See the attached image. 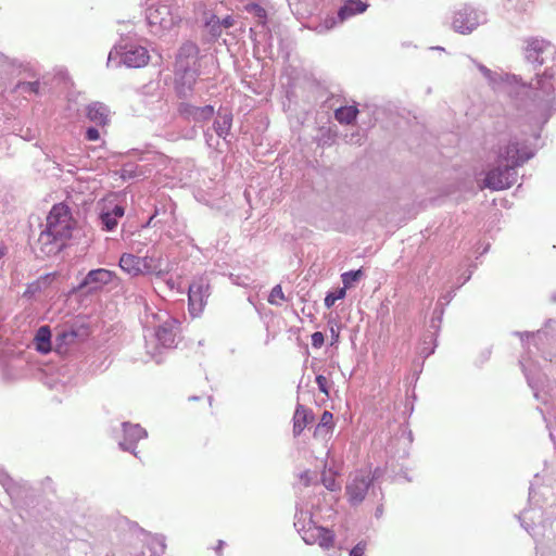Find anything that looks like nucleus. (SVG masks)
Segmentation results:
<instances>
[{
  "instance_id": "f257e3e1",
  "label": "nucleus",
  "mask_w": 556,
  "mask_h": 556,
  "mask_svg": "<svg viewBox=\"0 0 556 556\" xmlns=\"http://www.w3.org/2000/svg\"><path fill=\"white\" fill-rule=\"evenodd\" d=\"M484 76V78L493 86H496L501 81L520 85L522 93L530 98L533 105V113L538 115V122L540 128L545 125L555 108V85L552 81L556 75L554 67H547L542 75H536L534 83L531 81L526 84L522 78L517 75H502L501 73L493 72L485 65L478 63L476 60H471Z\"/></svg>"
},
{
  "instance_id": "f03ea898",
  "label": "nucleus",
  "mask_w": 556,
  "mask_h": 556,
  "mask_svg": "<svg viewBox=\"0 0 556 556\" xmlns=\"http://www.w3.org/2000/svg\"><path fill=\"white\" fill-rule=\"evenodd\" d=\"M76 222L71 208L65 203L54 204L47 218L46 226L38 239L31 244L37 258L58 255L72 238Z\"/></svg>"
},
{
  "instance_id": "7ed1b4c3",
  "label": "nucleus",
  "mask_w": 556,
  "mask_h": 556,
  "mask_svg": "<svg viewBox=\"0 0 556 556\" xmlns=\"http://www.w3.org/2000/svg\"><path fill=\"white\" fill-rule=\"evenodd\" d=\"M534 156L533 149L527 140L509 138L505 146L497 150V166L490 169L483 180L484 187L491 190H504L517 180V167Z\"/></svg>"
},
{
  "instance_id": "20e7f679",
  "label": "nucleus",
  "mask_w": 556,
  "mask_h": 556,
  "mask_svg": "<svg viewBox=\"0 0 556 556\" xmlns=\"http://www.w3.org/2000/svg\"><path fill=\"white\" fill-rule=\"evenodd\" d=\"M200 49L197 43L186 41L181 45L176 56V70L181 74L184 85L191 90L200 76Z\"/></svg>"
},
{
  "instance_id": "39448f33",
  "label": "nucleus",
  "mask_w": 556,
  "mask_h": 556,
  "mask_svg": "<svg viewBox=\"0 0 556 556\" xmlns=\"http://www.w3.org/2000/svg\"><path fill=\"white\" fill-rule=\"evenodd\" d=\"M522 53L528 63L540 67L554 60L556 47L544 38L528 37L523 40Z\"/></svg>"
},
{
  "instance_id": "423d86ee",
  "label": "nucleus",
  "mask_w": 556,
  "mask_h": 556,
  "mask_svg": "<svg viewBox=\"0 0 556 556\" xmlns=\"http://www.w3.org/2000/svg\"><path fill=\"white\" fill-rule=\"evenodd\" d=\"M117 56L121 58L119 63L134 68L146 66L150 60L148 50L136 45L115 46L109 53L108 65Z\"/></svg>"
},
{
  "instance_id": "0eeeda50",
  "label": "nucleus",
  "mask_w": 556,
  "mask_h": 556,
  "mask_svg": "<svg viewBox=\"0 0 556 556\" xmlns=\"http://www.w3.org/2000/svg\"><path fill=\"white\" fill-rule=\"evenodd\" d=\"M176 111L184 122L193 123L198 126H203L210 122L216 113L215 108L211 104L199 106L185 100L177 103Z\"/></svg>"
},
{
  "instance_id": "6e6552de",
  "label": "nucleus",
  "mask_w": 556,
  "mask_h": 556,
  "mask_svg": "<svg viewBox=\"0 0 556 556\" xmlns=\"http://www.w3.org/2000/svg\"><path fill=\"white\" fill-rule=\"evenodd\" d=\"M370 473L366 470H356L350 476V480L345 486V493L352 505H358L364 500L370 488Z\"/></svg>"
},
{
  "instance_id": "1a4fd4ad",
  "label": "nucleus",
  "mask_w": 556,
  "mask_h": 556,
  "mask_svg": "<svg viewBox=\"0 0 556 556\" xmlns=\"http://www.w3.org/2000/svg\"><path fill=\"white\" fill-rule=\"evenodd\" d=\"M483 17V13H479L470 5H464L454 13L452 26L459 34H470L482 23Z\"/></svg>"
},
{
  "instance_id": "9d476101",
  "label": "nucleus",
  "mask_w": 556,
  "mask_h": 556,
  "mask_svg": "<svg viewBox=\"0 0 556 556\" xmlns=\"http://www.w3.org/2000/svg\"><path fill=\"white\" fill-rule=\"evenodd\" d=\"M210 296V283L207 279L199 277L194 279L188 289L189 312L198 316L206 304Z\"/></svg>"
},
{
  "instance_id": "9b49d317",
  "label": "nucleus",
  "mask_w": 556,
  "mask_h": 556,
  "mask_svg": "<svg viewBox=\"0 0 556 556\" xmlns=\"http://www.w3.org/2000/svg\"><path fill=\"white\" fill-rule=\"evenodd\" d=\"M161 323L155 330L157 342L165 349H173L176 346V339L180 332V323L178 319L166 315L163 320L161 316H156Z\"/></svg>"
},
{
  "instance_id": "f8f14e48",
  "label": "nucleus",
  "mask_w": 556,
  "mask_h": 556,
  "mask_svg": "<svg viewBox=\"0 0 556 556\" xmlns=\"http://www.w3.org/2000/svg\"><path fill=\"white\" fill-rule=\"evenodd\" d=\"M147 23L152 28L170 29L178 23V16L172 13L168 5L159 4L147 10Z\"/></svg>"
},
{
  "instance_id": "ddd939ff",
  "label": "nucleus",
  "mask_w": 556,
  "mask_h": 556,
  "mask_svg": "<svg viewBox=\"0 0 556 556\" xmlns=\"http://www.w3.org/2000/svg\"><path fill=\"white\" fill-rule=\"evenodd\" d=\"M89 337V328L84 325L73 324L71 326L64 327L60 330L55 337V345L59 352H62V349L68 344H72L76 341H84Z\"/></svg>"
},
{
  "instance_id": "4468645a",
  "label": "nucleus",
  "mask_w": 556,
  "mask_h": 556,
  "mask_svg": "<svg viewBox=\"0 0 556 556\" xmlns=\"http://www.w3.org/2000/svg\"><path fill=\"white\" fill-rule=\"evenodd\" d=\"M368 3L362 0H348L338 11L337 16L327 17L325 20L326 29L333 28L338 23H343L345 20L363 13L367 10Z\"/></svg>"
},
{
  "instance_id": "2eb2a0df",
  "label": "nucleus",
  "mask_w": 556,
  "mask_h": 556,
  "mask_svg": "<svg viewBox=\"0 0 556 556\" xmlns=\"http://www.w3.org/2000/svg\"><path fill=\"white\" fill-rule=\"evenodd\" d=\"M113 279V273L105 268H97L90 270L80 283L77 286V290L87 289L88 293L94 292L101 289L103 286L110 283Z\"/></svg>"
},
{
  "instance_id": "dca6fc26",
  "label": "nucleus",
  "mask_w": 556,
  "mask_h": 556,
  "mask_svg": "<svg viewBox=\"0 0 556 556\" xmlns=\"http://www.w3.org/2000/svg\"><path fill=\"white\" fill-rule=\"evenodd\" d=\"M124 438L119 441V447L123 451L130 452L134 455L137 442L148 435L147 431L138 424L125 421L122 424Z\"/></svg>"
},
{
  "instance_id": "f3484780",
  "label": "nucleus",
  "mask_w": 556,
  "mask_h": 556,
  "mask_svg": "<svg viewBox=\"0 0 556 556\" xmlns=\"http://www.w3.org/2000/svg\"><path fill=\"white\" fill-rule=\"evenodd\" d=\"M313 412L302 404H298L293 415V435L299 437L303 430L314 421Z\"/></svg>"
},
{
  "instance_id": "a211bd4d",
  "label": "nucleus",
  "mask_w": 556,
  "mask_h": 556,
  "mask_svg": "<svg viewBox=\"0 0 556 556\" xmlns=\"http://www.w3.org/2000/svg\"><path fill=\"white\" fill-rule=\"evenodd\" d=\"M215 115L213 130L219 138L226 140L232 127L233 115L230 111H223L222 109H219Z\"/></svg>"
},
{
  "instance_id": "6ab92c4d",
  "label": "nucleus",
  "mask_w": 556,
  "mask_h": 556,
  "mask_svg": "<svg viewBox=\"0 0 556 556\" xmlns=\"http://www.w3.org/2000/svg\"><path fill=\"white\" fill-rule=\"evenodd\" d=\"M142 275H155L159 278H164L168 274V269L163 267V261L159 256L146 255L140 257Z\"/></svg>"
},
{
  "instance_id": "aec40b11",
  "label": "nucleus",
  "mask_w": 556,
  "mask_h": 556,
  "mask_svg": "<svg viewBox=\"0 0 556 556\" xmlns=\"http://www.w3.org/2000/svg\"><path fill=\"white\" fill-rule=\"evenodd\" d=\"M125 214L122 205L116 204L112 210L102 211L99 215V220L102 230L112 231L117 227L118 219Z\"/></svg>"
},
{
  "instance_id": "412c9836",
  "label": "nucleus",
  "mask_w": 556,
  "mask_h": 556,
  "mask_svg": "<svg viewBox=\"0 0 556 556\" xmlns=\"http://www.w3.org/2000/svg\"><path fill=\"white\" fill-rule=\"evenodd\" d=\"M522 371L526 376L527 382L529 387L533 390L534 396L539 399V390L543 386L544 381L546 380V377L544 374L539 371L535 367L530 368L525 364V361H519Z\"/></svg>"
},
{
  "instance_id": "4be33fe9",
  "label": "nucleus",
  "mask_w": 556,
  "mask_h": 556,
  "mask_svg": "<svg viewBox=\"0 0 556 556\" xmlns=\"http://www.w3.org/2000/svg\"><path fill=\"white\" fill-rule=\"evenodd\" d=\"M118 265L125 273H127L131 277L142 275L141 261L140 256L138 255L131 253H123L119 257Z\"/></svg>"
},
{
  "instance_id": "5701e85b",
  "label": "nucleus",
  "mask_w": 556,
  "mask_h": 556,
  "mask_svg": "<svg viewBox=\"0 0 556 556\" xmlns=\"http://www.w3.org/2000/svg\"><path fill=\"white\" fill-rule=\"evenodd\" d=\"M108 108L100 102H93L87 106V117L97 126H104L109 121Z\"/></svg>"
},
{
  "instance_id": "b1692460",
  "label": "nucleus",
  "mask_w": 556,
  "mask_h": 556,
  "mask_svg": "<svg viewBox=\"0 0 556 556\" xmlns=\"http://www.w3.org/2000/svg\"><path fill=\"white\" fill-rule=\"evenodd\" d=\"M51 330L49 326H41L35 334L36 350L41 354H47L52 350Z\"/></svg>"
},
{
  "instance_id": "393cba45",
  "label": "nucleus",
  "mask_w": 556,
  "mask_h": 556,
  "mask_svg": "<svg viewBox=\"0 0 556 556\" xmlns=\"http://www.w3.org/2000/svg\"><path fill=\"white\" fill-rule=\"evenodd\" d=\"M324 531V527L316 526L315 522L309 518L307 525H303L299 528V533L306 544H315L318 541V535Z\"/></svg>"
},
{
  "instance_id": "a878e982",
  "label": "nucleus",
  "mask_w": 556,
  "mask_h": 556,
  "mask_svg": "<svg viewBox=\"0 0 556 556\" xmlns=\"http://www.w3.org/2000/svg\"><path fill=\"white\" fill-rule=\"evenodd\" d=\"M358 109L356 106H340L334 111V117L340 124L350 125L356 121Z\"/></svg>"
},
{
  "instance_id": "bb28decb",
  "label": "nucleus",
  "mask_w": 556,
  "mask_h": 556,
  "mask_svg": "<svg viewBox=\"0 0 556 556\" xmlns=\"http://www.w3.org/2000/svg\"><path fill=\"white\" fill-rule=\"evenodd\" d=\"M244 11L249 14L253 15L256 18V22L261 26H266L267 24V12L266 10L256 2H249L243 7Z\"/></svg>"
},
{
  "instance_id": "cd10ccee",
  "label": "nucleus",
  "mask_w": 556,
  "mask_h": 556,
  "mask_svg": "<svg viewBox=\"0 0 556 556\" xmlns=\"http://www.w3.org/2000/svg\"><path fill=\"white\" fill-rule=\"evenodd\" d=\"M119 177L126 181L129 179L138 178L143 173L139 170V167L134 163H126L123 165V167L117 172Z\"/></svg>"
},
{
  "instance_id": "c85d7f7f",
  "label": "nucleus",
  "mask_w": 556,
  "mask_h": 556,
  "mask_svg": "<svg viewBox=\"0 0 556 556\" xmlns=\"http://www.w3.org/2000/svg\"><path fill=\"white\" fill-rule=\"evenodd\" d=\"M204 26L213 38H218L222 35L219 18L215 14L205 18Z\"/></svg>"
},
{
  "instance_id": "c756f323",
  "label": "nucleus",
  "mask_w": 556,
  "mask_h": 556,
  "mask_svg": "<svg viewBox=\"0 0 556 556\" xmlns=\"http://www.w3.org/2000/svg\"><path fill=\"white\" fill-rule=\"evenodd\" d=\"M364 276L363 269L345 271L341 275L343 288L349 289Z\"/></svg>"
},
{
  "instance_id": "7c9ffc66",
  "label": "nucleus",
  "mask_w": 556,
  "mask_h": 556,
  "mask_svg": "<svg viewBox=\"0 0 556 556\" xmlns=\"http://www.w3.org/2000/svg\"><path fill=\"white\" fill-rule=\"evenodd\" d=\"M323 533L318 535V541L316 543L319 544L320 547L325 549H329L334 544V533L328 528L324 527Z\"/></svg>"
},
{
  "instance_id": "2f4dec72",
  "label": "nucleus",
  "mask_w": 556,
  "mask_h": 556,
  "mask_svg": "<svg viewBox=\"0 0 556 556\" xmlns=\"http://www.w3.org/2000/svg\"><path fill=\"white\" fill-rule=\"evenodd\" d=\"M2 486L11 500L16 501L21 494L22 485L10 477Z\"/></svg>"
},
{
  "instance_id": "473e14b6",
  "label": "nucleus",
  "mask_w": 556,
  "mask_h": 556,
  "mask_svg": "<svg viewBox=\"0 0 556 556\" xmlns=\"http://www.w3.org/2000/svg\"><path fill=\"white\" fill-rule=\"evenodd\" d=\"M346 290L345 288H339L333 292H328L325 298V306L330 308L334 305L336 301L341 300L345 296Z\"/></svg>"
},
{
  "instance_id": "72a5a7b5",
  "label": "nucleus",
  "mask_w": 556,
  "mask_h": 556,
  "mask_svg": "<svg viewBox=\"0 0 556 556\" xmlns=\"http://www.w3.org/2000/svg\"><path fill=\"white\" fill-rule=\"evenodd\" d=\"M39 87H40V84H39L38 80H36V81H20L15 86V90H18L21 92H28V93L38 94L39 93Z\"/></svg>"
},
{
  "instance_id": "f704fd0d",
  "label": "nucleus",
  "mask_w": 556,
  "mask_h": 556,
  "mask_svg": "<svg viewBox=\"0 0 556 556\" xmlns=\"http://www.w3.org/2000/svg\"><path fill=\"white\" fill-rule=\"evenodd\" d=\"M277 299L286 300L280 285H277L271 289L269 296H268V302L273 305H280V303L277 301Z\"/></svg>"
},
{
  "instance_id": "c9c22d12",
  "label": "nucleus",
  "mask_w": 556,
  "mask_h": 556,
  "mask_svg": "<svg viewBox=\"0 0 556 556\" xmlns=\"http://www.w3.org/2000/svg\"><path fill=\"white\" fill-rule=\"evenodd\" d=\"M333 428L323 425L321 422H318L314 430V438L316 439H326L331 432Z\"/></svg>"
},
{
  "instance_id": "e433bc0d",
  "label": "nucleus",
  "mask_w": 556,
  "mask_h": 556,
  "mask_svg": "<svg viewBox=\"0 0 556 556\" xmlns=\"http://www.w3.org/2000/svg\"><path fill=\"white\" fill-rule=\"evenodd\" d=\"M443 313H444V308L443 307H438L437 306L434 308L433 316H432V318L430 320V328H432L434 330H439L440 324L442 321Z\"/></svg>"
},
{
  "instance_id": "4c0bfd02",
  "label": "nucleus",
  "mask_w": 556,
  "mask_h": 556,
  "mask_svg": "<svg viewBox=\"0 0 556 556\" xmlns=\"http://www.w3.org/2000/svg\"><path fill=\"white\" fill-rule=\"evenodd\" d=\"M321 137L319 138V143L323 146H330L334 142L336 134L328 129H320Z\"/></svg>"
},
{
  "instance_id": "58836bf2",
  "label": "nucleus",
  "mask_w": 556,
  "mask_h": 556,
  "mask_svg": "<svg viewBox=\"0 0 556 556\" xmlns=\"http://www.w3.org/2000/svg\"><path fill=\"white\" fill-rule=\"evenodd\" d=\"M315 380L319 391L326 396H329V384L327 378L323 375H317Z\"/></svg>"
},
{
  "instance_id": "ea45409f",
  "label": "nucleus",
  "mask_w": 556,
  "mask_h": 556,
  "mask_svg": "<svg viewBox=\"0 0 556 556\" xmlns=\"http://www.w3.org/2000/svg\"><path fill=\"white\" fill-rule=\"evenodd\" d=\"M366 472L370 473V484L372 486V493H375V491H376L375 481H377L378 479H380L383 476V469H381L380 467H377L374 469V471L366 470Z\"/></svg>"
},
{
  "instance_id": "a19ab883",
  "label": "nucleus",
  "mask_w": 556,
  "mask_h": 556,
  "mask_svg": "<svg viewBox=\"0 0 556 556\" xmlns=\"http://www.w3.org/2000/svg\"><path fill=\"white\" fill-rule=\"evenodd\" d=\"M321 481L325 488L329 491H336L340 489V486L336 482V479L332 476H323Z\"/></svg>"
},
{
  "instance_id": "79ce46f5",
  "label": "nucleus",
  "mask_w": 556,
  "mask_h": 556,
  "mask_svg": "<svg viewBox=\"0 0 556 556\" xmlns=\"http://www.w3.org/2000/svg\"><path fill=\"white\" fill-rule=\"evenodd\" d=\"M325 336L320 331H316L312 334V345L315 349H320L324 345Z\"/></svg>"
},
{
  "instance_id": "37998d69",
  "label": "nucleus",
  "mask_w": 556,
  "mask_h": 556,
  "mask_svg": "<svg viewBox=\"0 0 556 556\" xmlns=\"http://www.w3.org/2000/svg\"><path fill=\"white\" fill-rule=\"evenodd\" d=\"M366 542L361 541L358 542L351 551L350 556H365V549H366Z\"/></svg>"
},
{
  "instance_id": "c03bdc74",
  "label": "nucleus",
  "mask_w": 556,
  "mask_h": 556,
  "mask_svg": "<svg viewBox=\"0 0 556 556\" xmlns=\"http://www.w3.org/2000/svg\"><path fill=\"white\" fill-rule=\"evenodd\" d=\"M454 296H455L454 290L447 291L445 294H442L440 296L437 306L443 307L444 305H447L453 300Z\"/></svg>"
},
{
  "instance_id": "a18cd8bd",
  "label": "nucleus",
  "mask_w": 556,
  "mask_h": 556,
  "mask_svg": "<svg viewBox=\"0 0 556 556\" xmlns=\"http://www.w3.org/2000/svg\"><path fill=\"white\" fill-rule=\"evenodd\" d=\"M319 422H321L323 425H327L331 428H334V422H333V415L332 413H330L329 410H325L323 414H321V417H320V420Z\"/></svg>"
},
{
  "instance_id": "49530a36",
  "label": "nucleus",
  "mask_w": 556,
  "mask_h": 556,
  "mask_svg": "<svg viewBox=\"0 0 556 556\" xmlns=\"http://www.w3.org/2000/svg\"><path fill=\"white\" fill-rule=\"evenodd\" d=\"M85 137L88 141H96L100 138V132L96 127H88Z\"/></svg>"
},
{
  "instance_id": "de8ad7c7",
  "label": "nucleus",
  "mask_w": 556,
  "mask_h": 556,
  "mask_svg": "<svg viewBox=\"0 0 556 556\" xmlns=\"http://www.w3.org/2000/svg\"><path fill=\"white\" fill-rule=\"evenodd\" d=\"M520 521H521V526L525 528V530L527 532H529L532 536H535V533H532L531 531L534 530V527L530 523H528L526 521L527 519V513H523L520 517H519Z\"/></svg>"
},
{
  "instance_id": "09e8293b",
  "label": "nucleus",
  "mask_w": 556,
  "mask_h": 556,
  "mask_svg": "<svg viewBox=\"0 0 556 556\" xmlns=\"http://www.w3.org/2000/svg\"><path fill=\"white\" fill-rule=\"evenodd\" d=\"M219 23H220L222 29L223 28H230L231 26H233L235 20L232 18V16L227 15L223 20H219Z\"/></svg>"
},
{
  "instance_id": "8fccbe9b",
  "label": "nucleus",
  "mask_w": 556,
  "mask_h": 556,
  "mask_svg": "<svg viewBox=\"0 0 556 556\" xmlns=\"http://www.w3.org/2000/svg\"><path fill=\"white\" fill-rule=\"evenodd\" d=\"M157 215H159V210L156 208L154 214L149 218V220L144 225V227L156 226V224L161 222V220H155Z\"/></svg>"
},
{
  "instance_id": "3c124183",
  "label": "nucleus",
  "mask_w": 556,
  "mask_h": 556,
  "mask_svg": "<svg viewBox=\"0 0 556 556\" xmlns=\"http://www.w3.org/2000/svg\"><path fill=\"white\" fill-rule=\"evenodd\" d=\"M9 478L10 476L8 475V472L0 468V484L3 485Z\"/></svg>"
},
{
  "instance_id": "603ef678",
  "label": "nucleus",
  "mask_w": 556,
  "mask_h": 556,
  "mask_svg": "<svg viewBox=\"0 0 556 556\" xmlns=\"http://www.w3.org/2000/svg\"><path fill=\"white\" fill-rule=\"evenodd\" d=\"M224 544H225L224 541H222V540L218 541L217 546L215 548L217 556H222V548H223Z\"/></svg>"
},
{
  "instance_id": "864d4df0",
  "label": "nucleus",
  "mask_w": 556,
  "mask_h": 556,
  "mask_svg": "<svg viewBox=\"0 0 556 556\" xmlns=\"http://www.w3.org/2000/svg\"><path fill=\"white\" fill-rule=\"evenodd\" d=\"M203 134H204V137L206 139V142L210 143V141L213 139V134L211 132L210 129L204 130Z\"/></svg>"
},
{
  "instance_id": "5fc2aeb1",
  "label": "nucleus",
  "mask_w": 556,
  "mask_h": 556,
  "mask_svg": "<svg viewBox=\"0 0 556 556\" xmlns=\"http://www.w3.org/2000/svg\"><path fill=\"white\" fill-rule=\"evenodd\" d=\"M303 525H306L304 521H301L300 518L296 517V520L294 521V527L299 531V528H302Z\"/></svg>"
},
{
  "instance_id": "6e6d98bb",
  "label": "nucleus",
  "mask_w": 556,
  "mask_h": 556,
  "mask_svg": "<svg viewBox=\"0 0 556 556\" xmlns=\"http://www.w3.org/2000/svg\"><path fill=\"white\" fill-rule=\"evenodd\" d=\"M516 336H519L521 340L523 341V337L529 338L530 336H533L531 332H515Z\"/></svg>"
},
{
  "instance_id": "4d7b16f0",
  "label": "nucleus",
  "mask_w": 556,
  "mask_h": 556,
  "mask_svg": "<svg viewBox=\"0 0 556 556\" xmlns=\"http://www.w3.org/2000/svg\"><path fill=\"white\" fill-rule=\"evenodd\" d=\"M177 93H178V97H179L180 99H185V98L187 97V93H186V91H185V90H180V89H179V90L177 91Z\"/></svg>"
},
{
  "instance_id": "13d9d810",
  "label": "nucleus",
  "mask_w": 556,
  "mask_h": 556,
  "mask_svg": "<svg viewBox=\"0 0 556 556\" xmlns=\"http://www.w3.org/2000/svg\"><path fill=\"white\" fill-rule=\"evenodd\" d=\"M7 249L4 247H0V260L5 255Z\"/></svg>"
},
{
  "instance_id": "bf43d9fd",
  "label": "nucleus",
  "mask_w": 556,
  "mask_h": 556,
  "mask_svg": "<svg viewBox=\"0 0 556 556\" xmlns=\"http://www.w3.org/2000/svg\"><path fill=\"white\" fill-rule=\"evenodd\" d=\"M329 556H341V552L339 549L333 551L332 553L329 554Z\"/></svg>"
},
{
  "instance_id": "052dcab7",
  "label": "nucleus",
  "mask_w": 556,
  "mask_h": 556,
  "mask_svg": "<svg viewBox=\"0 0 556 556\" xmlns=\"http://www.w3.org/2000/svg\"><path fill=\"white\" fill-rule=\"evenodd\" d=\"M33 291L30 290V287L25 291L24 295L25 296H28L29 294H31Z\"/></svg>"
},
{
  "instance_id": "680f3d73",
  "label": "nucleus",
  "mask_w": 556,
  "mask_h": 556,
  "mask_svg": "<svg viewBox=\"0 0 556 556\" xmlns=\"http://www.w3.org/2000/svg\"><path fill=\"white\" fill-rule=\"evenodd\" d=\"M539 137H540V134H539V132H534V134H533V138H534V140H538V139H539Z\"/></svg>"
},
{
  "instance_id": "e2e57ef3",
  "label": "nucleus",
  "mask_w": 556,
  "mask_h": 556,
  "mask_svg": "<svg viewBox=\"0 0 556 556\" xmlns=\"http://www.w3.org/2000/svg\"><path fill=\"white\" fill-rule=\"evenodd\" d=\"M331 334H332V337L338 338V333H336V331H334V329H333V328H331Z\"/></svg>"
},
{
  "instance_id": "0e129e2a",
  "label": "nucleus",
  "mask_w": 556,
  "mask_h": 556,
  "mask_svg": "<svg viewBox=\"0 0 556 556\" xmlns=\"http://www.w3.org/2000/svg\"><path fill=\"white\" fill-rule=\"evenodd\" d=\"M432 353H433V349H432V350H430V351H428V352L425 354V356H426V357H428V356H429L430 354H432Z\"/></svg>"
},
{
  "instance_id": "69168bd1",
  "label": "nucleus",
  "mask_w": 556,
  "mask_h": 556,
  "mask_svg": "<svg viewBox=\"0 0 556 556\" xmlns=\"http://www.w3.org/2000/svg\"><path fill=\"white\" fill-rule=\"evenodd\" d=\"M189 400L190 401H197V400H199V397L198 396H191V397H189Z\"/></svg>"
},
{
  "instance_id": "338daca9",
  "label": "nucleus",
  "mask_w": 556,
  "mask_h": 556,
  "mask_svg": "<svg viewBox=\"0 0 556 556\" xmlns=\"http://www.w3.org/2000/svg\"><path fill=\"white\" fill-rule=\"evenodd\" d=\"M379 514H381V508H377L376 510V515L378 516Z\"/></svg>"
},
{
  "instance_id": "774afa93",
  "label": "nucleus",
  "mask_w": 556,
  "mask_h": 556,
  "mask_svg": "<svg viewBox=\"0 0 556 556\" xmlns=\"http://www.w3.org/2000/svg\"><path fill=\"white\" fill-rule=\"evenodd\" d=\"M552 301H553V302H556V294H554V295L552 296Z\"/></svg>"
}]
</instances>
